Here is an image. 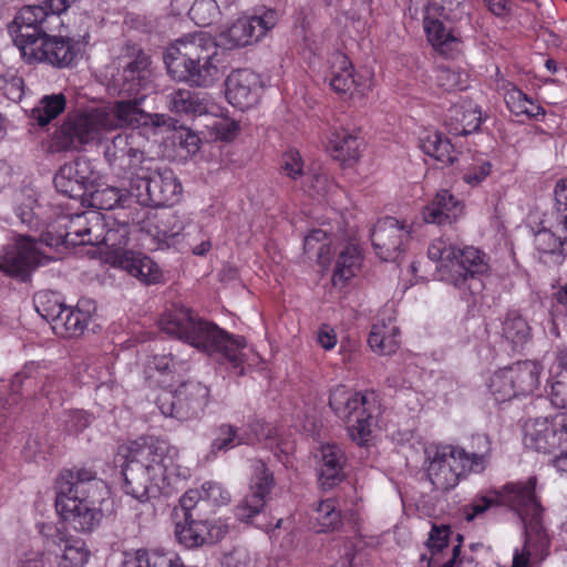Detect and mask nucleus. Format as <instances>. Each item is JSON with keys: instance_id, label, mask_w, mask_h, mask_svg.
<instances>
[{"instance_id": "obj_1", "label": "nucleus", "mask_w": 567, "mask_h": 567, "mask_svg": "<svg viewBox=\"0 0 567 567\" xmlns=\"http://www.w3.org/2000/svg\"><path fill=\"white\" fill-rule=\"evenodd\" d=\"M66 9V0H48L24 6L17 13L8 31L28 63L45 62L59 68L71 64L75 55L71 40L48 34L63 25L61 14Z\"/></svg>"}, {"instance_id": "obj_2", "label": "nucleus", "mask_w": 567, "mask_h": 567, "mask_svg": "<svg viewBox=\"0 0 567 567\" xmlns=\"http://www.w3.org/2000/svg\"><path fill=\"white\" fill-rule=\"evenodd\" d=\"M122 452L124 491L140 503L189 476V470L177 463V449L164 440L141 437L122 447Z\"/></svg>"}, {"instance_id": "obj_3", "label": "nucleus", "mask_w": 567, "mask_h": 567, "mask_svg": "<svg viewBox=\"0 0 567 567\" xmlns=\"http://www.w3.org/2000/svg\"><path fill=\"white\" fill-rule=\"evenodd\" d=\"M68 477L66 486H61L55 499L56 512L73 529L90 533L103 519V504L109 497V487L89 468L71 470Z\"/></svg>"}, {"instance_id": "obj_4", "label": "nucleus", "mask_w": 567, "mask_h": 567, "mask_svg": "<svg viewBox=\"0 0 567 567\" xmlns=\"http://www.w3.org/2000/svg\"><path fill=\"white\" fill-rule=\"evenodd\" d=\"M472 452L461 446L440 445L425 450L426 474L435 489L454 488L467 473H482L491 458V440L485 434L472 436Z\"/></svg>"}, {"instance_id": "obj_5", "label": "nucleus", "mask_w": 567, "mask_h": 567, "mask_svg": "<svg viewBox=\"0 0 567 567\" xmlns=\"http://www.w3.org/2000/svg\"><path fill=\"white\" fill-rule=\"evenodd\" d=\"M218 48L214 39L204 32L177 39L165 53V64L176 81L196 86H209L219 78Z\"/></svg>"}, {"instance_id": "obj_6", "label": "nucleus", "mask_w": 567, "mask_h": 567, "mask_svg": "<svg viewBox=\"0 0 567 567\" xmlns=\"http://www.w3.org/2000/svg\"><path fill=\"white\" fill-rule=\"evenodd\" d=\"M427 256L436 262L440 279L456 288L464 287L470 278L488 270L487 258L483 251L473 246L458 247L443 238L429 246Z\"/></svg>"}, {"instance_id": "obj_7", "label": "nucleus", "mask_w": 567, "mask_h": 567, "mask_svg": "<svg viewBox=\"0 0 567 567\" xmlns=\"http://www.w3.org/2000/svg\"><path fill=\"white\" fill-rule=\"evenodd\" d=\"M329 406L347 423L352 441L359 445H365L370 441L378 410L374 393L357 392L344 385H337L330 392Z\"/></svg>"}, {"instance_id": "obj_8", "label": "nucleus", "mask_w": 567, "mask_h": 567, "mask_svg": "<svg viewBox=\"0 0 567 567\" xmlns=\"http://www.w3.org/2000/svg\"><path fill=\"white\" fill-rule=\"evenodd\" d=\"M158 326L165 333L207 353H213L223 337V330L215 323L198 318L190 309L179 305L167 309L159 318Z\"/></svg>"}, {"instance_id": "obj_9", "label": "nucleus", "mask_w": 567, "mask_h": 567, "mask_svg": "<svg viewBox=\"0 0 567 567\" xmlns=\"http://www.w3.org/2000/svg\"><path fill=\"white\" fill-rule=\"evenodd\" d=\"M132 196L142 206H167L178 202L182 185L172 169L154 167V161L144 164L130 181Z\"/></svg>"}, {"instance_id": "obj_10", "label": "nucleus", "mask_w": 567, "mask_h": 567, "mask_svg": "<svg viewBox=\"0 0 567 567\" xmlns=\"http://www.w3.org/2000/svg\"><path fill=\"white\" fill-rule=\"evenodd\" d=\"M104 133L106 130L99 107L69 114L54 132L51 148L55 152L81 151L87 144L100 142Z\"/></svg>"}, {"instance_id": "obj_11", "label": "nucleus", "mask_w": 567, "mask_h": 567, "mask_svg": "<svg viewBox=\"0 0 567 567\" xmlns=\"http://www.w3.org/2000/svg\"><path fill=\"white\" fill-rule=\"evenodd\" d=\"M537 480L528 477L525 482H512L498 489L501 505L508 506L518 514L525 528H530L537 536L538 545L545 544V532L542 526L543 507L535 494Z\"/></svg>"}, {"instance_id": "obj_12", "label": "nucleus", "mask_w": 567, "mask_h": 567, "mask_svg": "<svg viewBox=\"0 0 567 567\" xmlns=\"http://www.w3.org/2000/svg\"><path fill=\"white\" fill-rule=\"evenodd\" d=\"M209 402V389L196 381L184 382L169 395L159 399V409L166 416L179 421L200 417Z\"/></svg>"}, {"instance_id": "obj_13", "label": "nucleus", "mask_w": 567, "mask_h": 567, "mask_svg": "<svg viewBox=\"0 0 567 567\" xmlns=\"http://www.w3.org/2000/svg\"><path fill=\"white\" fill-rule=\"evenodd\" d=\"M523 441L527 449L544 454H554L567 446V413L528 420Z\"/></svg>"}, {"instance_id": "obj_14", "label": "nucleus", "mask_w": 567, "mask_h": 567, "mask_svg": "<svg viewBox=\"0 0 567 567\" xmlns=\"http://www.w3.org/2000/svg\"><path fill=\"white\" fill-rule=\"evenodd\" d=\"M142 136L136 132L115 135L104 146V157L113 169L127 175L131 181L144 164L151 163L141 148Z\"/></svg>"}, {"instance_id": "obj_15", "label": "nucleus", "mask_w": 567, "mask_h": 567, "mask_svg": "<svg viewBox=\"0 0 567 567\" xmlns=\"http://www.w3.org/2000/svg\"><path fill=\"white\" fill-rule=\"evenodd\" d=\"M144 97L121 100L104 107H99L106 132L123 127H140L161 124L162 116L145 113L141 107Z\"/></svg>"}, {"instance_id": "obj_16", "label": "nucleus", "mask_w": 567, "mask_h": 567, "mask_svg": "<svg viewBox=\"0 0 567 567\" xmlns=\"http://www.w3.org/2000/svg\"><path fill=\"white\" fill-rule=\"evenodd\" d=\"M251 470L249 493L235 508L236 517L244 523H251L252 518L262 511L266 497L275 484L272 472L264 461L254 460Z\"/></svg>"}, {"instance_id": "obj_17", "label": "nucleus", "mask_w": 567, "mask_h": 567, "mask_svg": "<svg viewBox=\"0 0 567 567\" xmlns=\"http://www.w3.org/2000/svg\"><path fill=\"white\" fill-rule=\"evenodd\" d=\"M63 224L65 231L56 239L47 238L48 246L59 245H96L102 226H105V217L95 210L75 214L65 218Z\"/></svg>"}, {"instance_id": "obj_18", "label": "nucleus", "mask_w": 567, "mask_h": 567, "mask_svg": "<svg viewBox=\"0 0 567 567\" xmlns=\"http://www.w3.org/2000/svg\"><path fill=\"white\" fill-rule=\"evenodd\" d=\"M410 239V229L393 217L380 219L371 233L372 246L383 261H395Z\"/></svg>"}, {"instance_id": "obj_19", "label": "nucleus", "mask_w": 567, "mask_h": 567, "mask_svg": "<svg viewBox=\"0 0 567 567\" xmlns=\"http://www.w3.org/2000/svg\"><path fill=\"white\" fill-rule=\"evenodd\" d=\"M39 264L38 243L30 236L19 235L14 247L0 255V271L11 277L25 278Z\"/></svg>"}, {"instance_id": "obj_20", "label": "nucleus", "mask_w": 567, "mask_h": 567, "mask_svg": "<svg viewBox=\"0 0 567 567\" xmlns=\"http://www.w3.org/2000/svg\"><path fill=\"white\" fill-rule=\"evenodd\" d=\"M228 532V525L220 520L195 519L193 513H187L183 522L176 523L177 540L187 548H195L205 543L220 540Z\"/></svg>"}, {"instance_id": "obj_21", "label": "nucleus", "mask_w": 567, "mask_h": 567, "mask_svg": "<svg viewBox=\"0 0 567 567\" xmlns=\"http://www.w3.org/2000/svg\"><path fill=\"white\" fill-rule=\"evenodd\" d=\"M278 22V13L267 10L262 16L241 17L225 32L228 44L246 47L260 40Z\"/></svg>"}, {"instance_id": "obj_22", "label": "nucleus", "mask_w": 567, "mask_h": 567, "mask_svg": "<svg viewBox=\"0 0 567 567\" xmlns=\"http://www.w3.org/2000/svg\"><path fill=\"white\" fill-rule=\"evenodd\" d=\"M261 90L260 76L249 69L235 70L226 79L228 102L243 111L258 103Z\"/></svg>"}, {"instance_id": "obj_23", "label": "nucleus", "mask_w": 567, "mask_h": 567, "mask_svg": "<svg viewBox=\"0 0 567 567\" xmlns=\"http://www.w3.org/2000/svg\"><path fill=\"white\" fill-rule=\"evenodd\" d=\"M94 181L95 174L86 157L64 164L54 176L55 188L71 198L81 197Z\"/></svg>"}, {"instance_id": "obj_24", "label": "nucleus", "mask_w": 567, "mask_h": 567, "mask_svg": "<svg viewBox=\"0 0 567 567\" xmlns=\"http://www.w3.org/2000/svg\"><path fill=\"white\" fill-rule=\"evenodd\" d=\"M130 234L128 223L105 218V226H102L95 246H103L105 261L111 266L115 267L133 251L126 249Z\"/></svg>"}, {"instance_id": "obj_25", "label": "nucleus", "mask_w": 567, "mask_h": 567, "mask_svg": "<svg viewBox=\"0 0 567 567\" xmlns=\"http://www.w3.org/2000/svg\"><path fill=\"white\" fill-rule=\"evenodd\" d=\"M150 60L144 53H138L133 60L125 63L121 71L112 78L113 89L118 94L137 95L145 87Z\"/></svg>"}, {"instance_id": "obj_26", "label": "nucleus", "mask_w": 567, "mask_h": 567, "mask_svg": "<svg viewBox=\"0 0 567 567\" xmlns=\"http://www.w3.org/2000/svg\"><path fill=\"white\" fill-rule=\"evenodd\" d=\"M347 457L343 450L334 444L321 445L319 452V482L323 489H331L344 478Z\"/></svg>"}, {"instance_id": "obj_27", "label": "nucleus", "mask_w": 567, "mask_h": 567, "mask_svg": "<svg viewBox=\"0 0 567 567\" xmlns=\"http://www.w3.org/2000/svg\"><path fill=\"white\" fill-rule=\"evenodd\" d=\"M213 352L220 353L234 369H239L238 374H244L246 365H255L259 360L258 354L247 344L244 337L233 336L224 330L221 341Z\"/></svg>"}, {"instance_id": "obj_28", "label": "nucleus", "mask_w": 567, "mask_h": 567, "mask_svg": "<svg viewBox=\"0 0 567 567\" xmlns=\"http://www.w3.org/2000/svg\"><path fill=\"white\" fill-rule=\"evenodd\" d=\"M464 214V204L447 189L439 190L423 209V219L429 224L445 225L456 221Z\"/></svg>"}, {"instance_id": "obj_29", "label": "nucleus", "mask_w": 567, "mask_h": 567, "mask_svg": "<svg viewBox=\"0 0 567 567\" xmlns=\"http://www.w3.org/2000/svg\"><path fill=\"white\" fill-rule=\"evenodd\" d=\"M442 17L424 12L423 28L431 45L442 55L452 56L458 50L460 38L447 29Z\"/></svg>"}, {"instance_id": "obj_30", "label": "nucleus", "mask_w": 567, "mask_h": 567, "mask_svg": "<svg viewBox=\"0 0 567 567\" xmlns=\"http://www.w3.org/2000/svg\"><path fill=\"white\" fill-rule=\"evenodd\" d=\"M51 540L61 551V567H83L89 561L90 550L83 539L58 529Z\"/></svg>"}, {"instance_id": "obj_31", "label": "nucleus", "mask_w": 567, "mask_h": 567, "mask_svg": "<svg viewBox=\"0 0 567 567\" xmlns=\"http://www.w3.org/2000/svg\"><path fill=\"white\" fill-rule=\"evenodd\" d=\"M329 71L327 79L331 89L339 94H352L358 83L353 65L342 52H334L328 60Z\"/></svg>"}, {"instance_id": "obj_32", "label": "nucleus", "mask_w": 567, "mask_h": 567, "mask_svg": "<svg viewBox=\"0 0 567 567\" xmlns=\"http://www.w3.org/2000/svg\"><path fill=\"white\" fill-rule=\"evenodd\" d=\"M401 331L392 319L375 322L369 334V346L380 355H390L396 352L401 343Z\"/></svg>"}, {"instance_id": "obj_33", "label": "nucleus", "mask_w": 567, "mask_h": 567, "mask_svg": "<svg viewBox=\"0 0 567 567\" xmlns=\"http://www.w3.org/2000/svg\"><path fill=\"white\" fill-rule=\"evenodd\" d=\"M115 267L146 285L157 284L162 278V272L156 262L138 251H132Z\"/></svg>"}, {"instance_id": "obj_34", "label": "nucleus", "mask_w": 567, "mask_h": 567, "mask_svg": "<svg viewBox=\"0 0 567 567\" xmlns=\"http://www.w3.org/2000/svg\"><path fill=\"white\" fill-rule=\"evenodd\" d=\"M518 395L533 394L540 384L542 365L536 361H518L507 367Z\"/></svg>"}, {"instance_id": "obj_35", "label": "nucleus", "mask_w": 567, "mask_h": 567, "mask_svg": "<svg viewBox=\"0 0 567 567\" xmlns=\"http://www.w3.org/2000/svg\"><path fill=\"white\" fill-rule=\"evenodd\" d=\"M359 137L343 128H333L329 136L328 150L333 158L343 163L357 161L360 156Z\"/></svg>"}, {"instance_id": "obj_36", "label": "nucleus", "mask_w": 567, "mask_h": 567, "mask_svg": "<svg viewBox=\"0 0 567 567\" xmlns=\"http://www.w3.org/2000/svg\"><path fill=\"white\" fill-rule=\"evenodd\" d=\"M420 147L424 154L435 158L444 165H452L457 161V155L453 145L437 131L424 132L420 136Z\"/></svg>"}, {"instance_id": "obj_37", "label": "nucleus", "mask_w": 567, "mask_h": 567, "mask_svg": "<svg viewBox=\"0 0 567 567\" xmlns=\"http://www.w3.org/2000/svg\"><path fill=\"white\" fill-rule=\"evenodd\" d=\"M559 221L553 229L542 228L534 236V245L542 255L561 257L567 254V229H559Z\"/></svg>"}, {"instance_id": "obj_38", "label": "nucleus", "mask_w": 567, "mask_h": 567, "mask_svg": "<svg viewBox=\"0 0 567 567\" xmlns=\"http://www.w3.org/2000/svg\"><path fill=\"white\" fill-rule=\"evenodd\" d=\"M362 264L361 250L357 245L350 244L338 255L332 275L333 285H344L353 278Z\"/></svg>"}, {"instance_id": "obj_39", "label": "nucleus", "mask_w": 567, "mask_h": 567, "mask_svg": "<svg viewBox=\"0 0 567 567\" xmlns=\"http://www.w3.org/2000/svg\"><path fill=\"white\" fill-rule=\"evenodd\" d=\"M502 336L513 349L524 347L532 338V328L517 311H508L502 321Z\"/></svg>"}, {"instance_id": "obj_40", "label": "nucleus", "mask_w": 567, "mask_h": 567, "mask_svg": "<svg viewBox=\"0 0 567 567\" xmlns=\"http://www.w3.org/2000/svg\"><path fill=\"white\" fill-rule=\"evenodd\" d=\"M171 111L192 116L203 115L208 112V101L189 90L178 89L169 94Z\"/></svg>"}, {"instance_id": "obj_41", "label": "nucleus", "mask_w": 567, "mask_h": 567, "mask_svg": "<svg viewBox=\"0 0 567 567\" xmlns=\"http://www.w3.org/2000/svg\"><path fill=\"white\" fill-rule=\"evenodd\" d=\"M504 100L511 113L516 116L525 115L529 118H537L545 115L543 106L514 85L505 91Z\"/></svg>"}, {"instance_id": "obj_42", "label": "nucleus", "mask_w": 567, "mask_h": 567, "mask_svg": "<svg viewBox=\"0 0 567 567\" xmlns=\"http://www.w3.org/2000/svg\"><path fill=\"white\" fill-rule=\"evenodd\" d=\"M87 315L80 309L65 307L60 319L53 323V332L63 338H71L81 334L87 324Z\"/></svg>"}, {"instance_id": "obj_43", "label": "nucleus", "mask_w": 567, "mask_h": 567, "mask_svg": "<svg viewBox=\"0 0 567 567\" xmlns=\"http://www.w3.org/2000/svg\"><path fill=\"white\" fill-rule=\"evenodd\" d=\"M66 100L62 93L44 95L31 111V120L40 126L48 125L65 110Z\"/></svg>"}, {"instance_id": "obj_44", "label": "nucleus", "mask_w": 567, "mask_h": 567, "mask_svg": "<svg viewBox=\"0 0 567 567\" xmlns=\"http://www.w3.org/2000/svg\"><path fill=\"white\" fill-rule=\"evenodd\" d=\"M240 445H245L241 429L229 423H221L215 429L210 453L216 456Z\"/></svg>"}, {"instance_id": "obj_45", "label": "nucleus", "mask_w": 567, "mask_h": 567, "mask_svg": "<svg viewBox=\"0 0 567 567\" xmlns=\"http://www.w3.org/2000/svg\"><path fill=\"white\" fill-rule=\"evenodd\" d=\"M450 120L456 122L455 126L451 128L454 135H467L476 132L482 123L481 112L472 105L468 107L453 106L450 109Z\"/></svg>"}, {"instance_id": "obj_46", "label": "nucleus", "mask_w": 567, "mask_h": 567, "mask_svg": "<svg viewBox=\"0 0 567 567\" xmlns=\"http://www.w3.org/2000/svg\"><path fill=\"white\" fill-rule=\"evenodd\" d=\"M132 192L130 194L116 187H103L91 193V204L97 209L111 210L116 207L128 206L133 200Z\"/></svg>"}, {"instance_id": "obj_47", "label": "nucleus", "mask_w": 567, "mask_h": 567, "mask_svg": "<svg viewBox=\"0 0 567 567\" xmlns=\"http://www.w3.org/2000/svg\"><path fill=\"white\" fill-rule=\"evenodd\" d=\"M548 546V539L545 536V544L540 547L537 542V536L530 528H525V544L522 551L516 550L513 557L512 567H527L529 559L535 557L539 560L544 559L547 555L545 553Z\"/></svg>"}, {"instance_id": "obj_48", "label": "nucleus", "mask_w": 567, "mask_h": 567, "mask_svg": "<svg viewBox=\"0 0 567 567\" xmlns=\"http://www.w3.org/2000/svg\"><path fill=\"white\" fill-rule=\"evenodd\" d=\"M167 557L157 550L136 549L125 551L121 567H165Z\"/></svg>"}, {"instance_id": "obj_49", "label": "nucleus", "mask_w": 567, "mask_h": 567, "mask_svg": "<svg viewBox=\"0 0 567 567\" xmlns=\"http://www.w3.org/2000/svg\"><path fill=\"white\" fill-rule=\"evenodd\" d=\"M425 12L440 16L445 21L457 22L465 14L464 0H429Z\"/></svg>"}, {"instance_id": "obj_50", "label": "nucleus", "mask_w": 567, "mask_h": 567, "mask_svg": "<svg viewBox=\"0 0 567 567\" xmlns=\"http://www.w3.org/2000/svg\"><path fill=\"white\" fill-rule=\"evenodd\" d=\"M219 14V6L216 0H194L188 10L189 18L200 27L210 25Z\"/></svg>"}, {"instance_id": "obj_51", "label": "nucleus", "mask_w": 567, "mask_h": 567, "mask_svg": "<svg viewBox=\"0 0 567 567\" xmlns=\"http://www.w3.org/2000/svg\"><path fill=\"white\" fill-rule=\"evenodd\" d=\"M489 389L498 402H504L518 395L508 368L494 373L491 379Z\"/></svg>"}, {"instance_id": "obj_52", "label": "nucleus", "mask_w": 567, "mask_h": 567, "mask_svg": "<svg viewBox=\"0 0 567 567\" xmlns=\"http://www.w3.org/2000/svg\"><path fill=\"white\" fill-rule=\"evenodd\" d=\"M200 494L204 506L209 507L212 511L226 506L231 501V495L228 489L218 482H205L200 486Z\"/></svg>"}, {"instance_id": "obj_53", "label": "nucleus", "mask_w": 567, "mask_h": 567, "mask_svg": "<svg viewBox=\"0 0 567 567\" xmlns=\"http://www.w3.org/2000/svg\"><path fill=\"white\" fill-rule=\"evenodd\" d=\"M316 519L320 526L318 532L336 530L342 523L341 514L336 509V502L330 498L319 503Z\"/></svg>"}, {"instance_id": "obj_54", "label": "nucleus", "mask_w": 567, "mask_h": 567, "mask_svg": "<svg viewBox=\"0 0 567 567\" xmlns=\"http://www.w3.org/2000/svg\"><path fill=\"white\" fill-rule=\"evenodd\" d=\"M184 237L192 252L196 256H205L212 248L210 237L205 234L197 224H188L184 228Z\"/></svg>"}, {"instance_id": "obj_55", "label": "nucleus", "mask_w": 567, "mask_h": 567, "mask_svg": "<svg viewBox=\"0 0 567 567\" xmlns=\"http://www.w3.org/2000/svg\"><path fill=\"white\" fill-rule=\"evenodd\" d=\"M241 429L245 445H252L274 437L275 429L261 420L249 421Z\"/></svg>"}, {"instance_id": "obj_56", "label": "nucleus", "mask_w": 567, "mask_h": 567, "mask_svg": "<svg viewBox=\"0 0 567 567\" xmlns=\"http://www.w3.org/2000/svg\"><path fill=\"white\" fill-rule=\"evenodd\" d=\"M34 302L39 315L49 321L52 328L53 323L60 319V316L65 309V306L62 305L54 296L48 293H38Z\"/></svg>"}, {"instance_id": "obj_57", "label": "nucleus", "mask_w": 567, "mask_h": 567, "mask_svg": "<svg viewBox=\"0 0 567 567\" xmlns=\"http://www.w3.org/2000/svg\"><path fill=\"white\" fill-rule=\"evenodd\" d=\"M501 497L498 489H491L484 495H477L464 511L466 520L471 522L492 506L501 505Z\"/></svg>"}, {"instance_id": "obj_58", "label": "nucleus", "mask_w": 567, "mask_h": 567, "mask_svg": "<svg viewBox=\"0 0 567 567\" xmlns=\"http://www.w3.org/2000/svg\"><path fill=\"white\" fill-rule=\"evenodd\" d=\"M436 84L445 91L464 90L466 87V78L446 66H439L435 71Z\"/></svg>"}, {"instance_id": "obj_59", "label": "nucleus", "mask_w": 567, "mask_h": 567, "mask_svg": "<svg viewBox=\"0 0 567 567\" xmlns=\"http://www.w3.org/2000/svg\"><path fill=\"white\" fill-rule=\"evenodd\" d=\"M549 399L554 406L567 409V355L565 367L550 386Z\"/></svg>"}, {"instance_id": "obj_60", "label": "nucleus", "mask_w": 567, "mask_h": 567, "mask_svg": "<svg viewBox=\"0 0 567 567\" xmlns=\"http://www.w3.org/2000/svg\"><path fill=\"white\" fill-rule=\"evenodd\" d=\"M280 169L284 175L291 179H297L303 175V161L300 153L296 150H289L282 154Z\"/></svg>"}, {"instance_id": "obj_61", "label": "nucleus", "mask_w": 567, "mask_h": 567, "mask_svg": "<svg viewBox=\"0 0 567 567\" xmlns=\"http://www.w3.org/2000/svg\"><path fill=\"white\" fill-rule=\"evenodd\" d=\"M555 213L559 229H567V179H559L555 189Z\"/></svg>"}, {"instance_id": "obj_62", "label": "nucleus", "mask_w": 567, "mask_h": 567, "mask_svg": "<svg viewBox=\"0 0 567 567\" xmlns=\"http://www.w3.org/2000/svg\"><path fill=\"white\" fill-rule=\"evenodd\" d=\"M333 187L330 176L324 172H313L307 177V188L312 196H326Z\"/></svg>"}, {"instance_id": "obj_63", "label": "nucleus", "mask_w": 567, "mask_h": 567, "mask_svg": "<svg viewBox=\"0 0 567 567\" xmlns=\"http://www.w3.org/2000/svg\"><path fill=\"white\" fill-rule=\"evenodd\" d=\"M33 204L34 200L28 199V203L21 204L16 213L22 224L27 225L29 228L37 229L40 226V220L34 212Z\"/></svg>"}, {"instance_id": "obj_64", "label": "nucleus", "mask_w": 567, "mask_h": 567, "mask_svg": "<svg viewBox=\"0 0 567 567\" xmlns=\"http://www.w3.org/2000/svg\"><path fill=\"white\" fill-rule=\"evenodd\" d=\"M91 423V417L86 412H71L65 421L68 432L75 434L86 429Z\"/></svg>"}]
</instances>
